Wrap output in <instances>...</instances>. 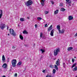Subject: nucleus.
<instances>
[{
	"mask_svg": "<svg viewBox=\"0 0 77 77\" xmlns=\"http://www.w3.org/2000/svg\"><path fill=\"white\" fill-rule=\"evenodd\" d=\"M56 72V69H53V73H54V74H55Z\"/></svg>",
	"mask_w": 77,
	"mask_h": 77,
	"instance_id": "nucleus-23",
	"label": "nucleus"
},
{
	"mask_svg": "<svg viewBox=\"0 0 77 77\" xmlns=\"http://www.w3.org/2000/svg\"><path fill=\"white\" fill-rule=\"evenodd\" d=\"M55 67H54V68L56 69V70H58V67H57V65H56V64L55 65H54Z\"/></svg>",
	"mask_w": 77,
	"mask_h": 77,
	"instance_id": "nucleus-18",
	"label": "nucleus"
},
{
	"mask_svg": "<svg viewBox=\"0 0 77 77\" xmlns=\"http://www.w3.org/2000/svg\"><path fill=\"white\" fill-rule=\"evenodd\" d=\"M69 6H71V4L69 5Z\"/></svg>",
	"mask_w": 77,
	"mask_h": 77,
	"instance_id": "nucleus-52",
	"label": "nucleus"
},
{
	"mask_svg": "<svg viewBox=\"0 0 77 77\" xmlns=\"http://www.w3.org/2000/svg\"><path fill=\"white\" fill-rule=\"evenodd\" d=\"M63 67H65V63H63Z\"/></svg>",
	"mask_w": 77,
	"mask_h": 77,
	"instance_id": "nucleus-36",
	"label": "nucleus"
},
{
	"mask_svg": "<svg viewBox=\"0 0 77 77\" xmlns=\"http://www.w3.org/2000/svg\"><path fill=\"white\" fill-rule=\"evenodd\" d=\"M17 63V60L15 59L12 60L11 61V63L12 64V66L13 67H15L16 66V63Z\"/></svg>",
	"mask_w": 77,
	"mask_h": 77,
	"instance_id": "nucleus-4",
	"label": "nucleus"
},
{
	"mask_svg": "<svg viewBox=\"0 0 77 77\" xmlns=\"http://www.w3.org/2000/svg\"><path fill=\"white\" fill-rule=\"evenodd\" d=\"M66 2H69V0H66Z\"/></svg>",
	"mask_w": 77,
	"mask_h": 77,
	"instance_id": "nucleus-44",
	"label": "nucleus"
},
{
	"mask_svg": "<svg viewBox=\"0 0 77 77\" xmlns=\"http://www.w3.org/2000/svg\"><path fill=\"white\" fill-rule=\"evenodd\" d=\"M75 77H77V75L76 76H75Z\"/></svg>",
	"mask_w": 77,
	"mask_h": 77,
	"instance_id": "nucleus-53",
	"label": "nucleus"
},
{
	"mask_svg": "<svg viewBox=\"0 0 77 77\" xmlns=\"http://www.w3.org/2000/svg\"><path fill=\"white\" fill-rule=\"evenodd\" d=\"M42 20V18L40 17H37V20Z\"/></svg>",
	"mask_w": 77,
	"mask_h": 77,
	"instance_id": "nucleus-28",
	"label": "nucleus"
},
{
	"mask_svg": "<svg viewBox=\"0 0 77 77\" xmlns=\"http://www.w3.org/2000/svg\"><path fill=\"white\" fill-rule=\"evenodd\" d=\"M20 20L21 21H24V18H20Z\"/></svg>",
	"mask_w": 77,
	"mask_h": 77,
	"instance_id": "nucleus-22",
	"label": "nucleus"
},
{
	"mask_svg": "<svg viewBox=\"0 0 77 77\" xmlns=\"http://www.w3.org/2000/svg\"><path fill=\"white\" fill-rule=\"evenodd\" d=\"M19 37L21 40H23V36L22 35H20Z\"/></svg>",
	"mask_w": 77,
	"mask_h": 77,
	"instance_id": "nucleus-17",
	"label": "nucleus"
},
{
	"mask_svg": "<svg viewBox=\"0 0 77 77\" xmlns=\"http://www.w3.org/2000/svg\"><path fill=\"white\" fill-rule=\"evenodd\" d=\"M7 64L6 63H5L3 64V65L2 66V67H3L4 68H6L7 67Z\"/></svg>",
	"mask_w": 77,
	"mask_h": 77,
	"instance_id": "nucleus-12",
	"label": "nucleus"
},
{
	"mask_svg": "<svg viewBox=\"0 0 77 77\" xmlns=\"http://www.w3.org/2000/svg\"><path fill=\"white\" fill-rule=\"evenodd\" d=\"M9 30L10 34L14 36H16V33H15V32H14V29H10Z\"/></svg>",
	"mask_w": 77,
	"mask_h": 77,
	"instance_id": "nucleus-3",
	"label": "nucleus"
},
{
	"mask_svg": "<svg viewBox=\"0 0 77 77\" xmlns=\"http://www.w3.org/2000/svg\"><path fill=\"white\" fill-rule=\"evenodd\" d=\"M60 62H59V59H58V60L56 62V64L57 65V66H59L60 65Z\"/></svg>",
	"mask_w": 77,
	"mask_h": 77,
	"instance_id": "nucleus-8",
	"label": "nucleus"
},
{
	"mask_svg": "<svg viewBox=\"0 0 77 77\" xmlns=\"http://www.w3.org/2000/svg\"><path fill=\"white\" fill-rule=\"evenodd\" d=\"M7 61H8V62H9V58H8L7 59Z\"/></svg>",
	"mask_w": 77,
	"mask_h": 77,
	"instance_id": "nucleus-38",
	"label": "nucleus"
},
{
	"mask_svg": "<svg viewBox=\"0 0 77 77\" xmlns=\"http://www.w3.org/2000/svg\"><path fill=\"white\" fill-rule=\"evenodd\" d=\"M75 36H77V33L75 34Z\"/></svg>",
	"mask_w": 77,
	"mask_h": 77,
	"instance_id": "nucleus-46",
	"label": "nucleus"
},
{
	"mask_svg": "<svg viewBox=\"0 0 77 77\" xmlns=\"http://www.w3.org/2000/svg\"><path fill=\"white\" fill-rule=\"evenodd\" d=\"M40 51H42V53H44L45 52V50H43L42 49H40Z\"/></svg>",
	"mask_w": 77,
	"mask_h": 77,
	"instance_id": "nucleus-26",
	"label": "nucleus"
},
{
	"mask_svg": "<svg viewBox=\"0 0 77 77\" xmlns=\"http://www.w3.org/2000/svg\"><path fill=\"white\" fill-rule=\"evenodd\" d=\"M49 13V12L48 11H45V14H48Z\"/></svg>",
	"mask_w": 77,
	"mask_h": 77,
	"instance_id": "nucleus-30",
	"label": "nucleus"
},
{
	"mask_svg": "<svg viewBox=\"0 0 77 77\" xmlns=\"http://www.w3.org/2000/svg\"><path fill=\"white\" fill-rule=\"evenodd\" d=\"M50 68H53V66L52 65H50Z\"/></svg>",
	"mask_w": 77,
	"mask_h": 77,
	"instance_id": "nucleus-34",
	"label": "nucleus"
},
{
	"mask_svg": "<svg viewBox=\"0 0 77 77\" xmlns=\"http://www.w3.org/2000/svg\"><path fill=\"white\" fill-rule=\"evenodd\" d=\"M60 52V49L59 48H56V50H54V56H56L58 54V53Z\"/></svg>",
	"mask_w": 77,
	"mask_h": 77,
	"instance_id": "nucleus-1",
	"label": "nucleus"
},
{
	"mask_svg": "<svg viewBox=\"0 0 77 77\" xmlns=\"http://www.w3.org/2000/svg\"><path fill=\"white\" fill-rule=\"evenodd\" d=\"M3 77H6V76L5 75H4Z\"/></svg>",
	"mask_w": 77,
	"mask_h": 77,
	"instance_id": "nucleus-48",
	"label": "nucleus"
},
{
	"mask_svg": "<svg viewBox=\"0 0 77 77\" xmlns=\"http://www.w3.org/2000/svg\"><path fill=\"white\" fill-rule=\"evenodd\" d=\"M45 70H44L42 71V72H43V73H45Z\"/></svg>",
	"mask_w": 77,
	"mask_h": 77,
	"instance_id": "nucleus-43",
	"label": "nucleus"
},
{
	"mask_svg": "<svg viewBox=\"0 0 77 77\" xmlns=\"http://www.w3.org/2000/svg\"><path fill=\"white\" fill-rule=\"evenodd\" d=\"M60 6H63V3H60Z\"/></svg>",
	"mask_w": 77,
	"mask_h": 77,
	"instance_id": "nucleus-32",
	"label": "nucleus"
},
{
	"mask_svg": "<svg viewBox=\"0 0 77 77\" xmlns=\"http://www.w3.org/2000/svg\"><path fill=\"white\" fill-rule=\"evenodd\" d=\"M10 34H8V35L9 36V35Z\"/></svg>",
	"mask_w": 77,
	"mask_h": 77,
	"instance_id": "nucleus-51",
	"label": "nucleus"
},
{
	"mask_svg": "<svg viewBox=\"0 0 77 77\" xmlns=\"http://www.w3.org/2000/svg\"><path fill=\"white\" fill-rule=\"evenodd\" d=\"M75 65H76V63H75L74 64H73V65L72 66V68H73V67H74V66H75Z\"/></svg>",
	"mask_w": 77,
	"mask_h": 77,
	"instance_id": "nucleus-25",
	"label": "nucleus"
},
{
	"mask_svg": "<svg viewBox=\"0 0 77 77\" xmlns=\"http://www.w3.org/2000/svg\"><path fill=\"white\" fill-rule=\"evenodd\" d=\"M45 1V0H42L41 1L44 2Z\"/></svg>",
	"mask_w": 77,
	"mask_h": 77,
	"instance_id": "nucleus-47",
	"label": "nucleus"
},
{
	"mask_svg": "<svg viewBox=\"0 0 77 77\" xmlns=\"http://www.w3.org/2000/svg\"><path fill=\"white\" fill-rule=\"evenodd\" d=\"M15 76H16V77H17V73H15Z\"/></svg>",
	"mask_w": 77,
	"mask_h": 77,
	"instance_id": "nucleus-40",
	"label": "nucleus"
},
{
	"mask_svg": "<svg viewBox=\"0 0 77 77\" xmlns=\"http://www.w3.org/2000/svg\"><path fill=\"white\" fill-rule=\"evenodd\" d=\"M54 29H52L51 31L50 35L51 36H54Z\"/></svg>",
	"mask_w": 77,
	"mask_h": 77,
	"instance_id": "nucleus-6",
	"label": "nucleus"
},
{
	"mask_svg": "<svg viewBox=\"0 0 77 77\" xmlns=\"http://www.w3.org/2000/svg\"><path fill=\"white\" fill-rule=\"evenodd\" d=\"M68 19L69 20L71 21V20H73V17L71 16H69Z\"/></svg>",
	"mask_w": 77,
	"mask_h": 77,
	"instance_id": "nucleus-10",
	"label": "nucleus"
},
{
	"mask_svg": "<svg viewBox=\"0 0 77 77\" xmlns=\"http://www.w3.org/2000/svg\"><path fill=\"white\" fill-rule=\"evenodd\" d=\"M27 18L28 19H29V17H27Z\"/></svg>",
	"mask_w": 77,
	"mask_h": 77,
	"instance_id": "nucleus-49",
	"label": "nucleus"
},
{
	"mask_svg": "<svg viewBox=\"0 0 77 77\" xmlns=\"http://www.w3.org/2000/svg\"><path fill=\"white\" fill-rule=\"evenodd\" d=\"M0 27L1 29H2V30H3L5 27H6V26H5V24H1L0 25Z\"/></svg>",
	"mask_w": 77,
	"mask_h": 77,
	"instance_id": "nucleus-5",
	"label": "nucleus"
},
{
	"mask_svg": "<svg viewBox=\"0 0 77 77\" xmlns=\"http://www.w3.org/2000/svg\"><path fill=\"white\" fill-rule=\"evenodd\" d=\"M77 67L76 66L73 69V71H77Z\"/></svg>",
	"mask_w": 77,
	"mask_h": 77,
	"instance_id": "nucleus-21",
	"label": "nucleus"
},
{
	"mask_svg": "<svg viewBox=\"0 0 77 77\" xmlns=\"http://www.w3.org/2000/svg\"><path fill=\"white\" fill-rule=\"evenodd\" d=\"M32 4H33V2L31 0H29L25 3V5L27 6H30L31 5H32Z\"/></svg>",
	"mask_w": 77,
	"mask_h": 77,
	"instance_id": "nucleus-2",
	"label": "nucleus"
},
{
	"mask_svg": "<svg viewBox=\"0 0 77 77\" xmlns=\"http://www.w3.org/2000/svg\"><path fill=\"white\" fill-rule=\"evenodd\" d=\"M51 3H52V5H54V2L53 1H52V2H51Z\"/></svg>",
	"mask_w": 77,
	"mask_h": 77,
	"instance_id": "nucleus-41",
	"label": "nucleus"
},
{
	"mask_svg": "<svg viewBox=\"0 0 77 77\" xmlns=\"http://www.w3.org/2000/svg\"><path fill=\"white\" fill-rule=\"evenodd\" d=\"M22 63V62H20L17 63V65H21Z\"/></svg>",
	"mask_w": 77,
	"mask_h": 77,
	"instance_id": "nucleus-27",
	"label": "nucleus"
},
{
	"mask_svg": "<svg viewBox=\"0 0 77 77\" xmlns=\"http://www.w3.org/2000/svg\"><path fill=\"white\" fill-rule=\"evenodd\" d=\"M46 77H52L51 75H47Z\"/></svg>",
	"mask_w": 77,
	"mask_h": 77,
	"instance_id": "nucleus-31",
	"label": "nucleus"
},
{
	"mask_svg": "<svg viewBox=\"0 0 77 77\" xmlns=\"http://www.w3.org/2000/svg\"><path fill=\"white\" fill-rule=\"evenodd\" d=\"M2 15H3V12L2 11V10H1V14H0V19L2 17Z\"/></svg>",
	"mask_w": 77,
	"mask_h": 77,
	"instance_id": "nucleus-13",
	"label": "nucleus"
},
{
	"mask_svg": "<svg viewBox=\"0 0 77 77\" xmlns=\"http://www.w3.org/2000/svg\"><path fill=\"white\" fill-rule=\"evenodd\" d=\"M18 26H19V25H18Z\"/></svg>",
	"mask_w": 77,
	"mask_h": 77,
	"instance_id": "nucleus-55",
	"label": "nucleus"
},
{
	"mask_svg": "<svg viewBox=\"0 0 77 77\" xmlns=\"http://www.w3.org/2000/svg\"><path fill=\"white\" fill-rule=\"evenodd\" d=\"M54 60H56V59H54Z\"/></svg>",
	"mask_w": 77,
	"mask_h": 77,
	"instance_id": "nucleus-54",
	"label": "nucleus"
},
{
	"mask_svg": "<svg viewBox=\"0 0 77 77\" xmlns=\"http://www.w3.org/2000/svg\"><path fill=\"white\" fill-rule=\"evenodd\" d=\"M43 34H42V32H41L40 33V36L41 38H42V35H43Z\"/></svg>",
	"mask_w": 77,
	"mask_h": 77,
	"instance_id": "nucleus-29",
	"label": "nucleus"
},
{
	"mask_svg": "<svg viewBox=\"0 0 77 77\" xmlns=\"http://www.w3.org/2000/svg\"><path fill=\"white\" fill-rule=\"evenodd\" d=\"M45 27H48V25H47V24H46L45 25Z\"/></svg>",
	"mask_w": 77,
	"mask_h": 77,
	"instance_id": "nucleus-37",
	"label": "nucleus"
},
{
	"mask_svg": "<svg viewBox=\"0 0 77 77\" xmlns=\"http://www.w3.org/2000/svg\"><path fill=\"white\" fill-rule=\"evenodd\" d=\"M72 62L73 63H74V60H75L74 59V58H72Z\"/></svg>",
	"mask_w": 77,
	"mask_h": 77,
	"instance_id": "nucleus-35",
	"label": "nucleus"
},
{
	"mask_svg": "<svg viewBox=\"0 0 77 77\" xmlns=\"http://www.w3.org/2000/svg\"><path fill=\"white\" fill-rule=\"evenodd\" d=\"M41 4L42 6L44 5V1H41Z\"/></svg>",
	"mask_w": 77,
	"mask_h": 77,
	"instance_id": "nucleus-24",
	"label": "nucleus"
},
{
	"mask_svg": "<svg viewBox=\"0 0 77 77\" xmlns=\"http://www.w3.org/2000/svg\"><path fill=\"white\" fill-rule=\"evenodd\" d=\"M57 30H58L59 32H60V25H57Z\"/></svg>",
	"mask_w": 77,
	"mask_h": 77,
	"instance_id": "nucleus-9",
	"label": "nucleus"
},
{
	"mask_svg": "<svg viewBox=\"0 0 77 77\" xmlns=\"http://www.w3.org/2000/svg\"><path fill=\"white\" fill-rule=\"evenodd\" d=\"M74 58H75H75H76V57H74Z\"/></svg>",
	"mask_w": 77,
	"mask_h": 77,
	"instance_id": "nucleus-50",
	"label": "nucleus"
},
{
	"mask_svg": "<svg viewBox=\"0 0 77 77\" xmlns=\"http://www.w3.org/2000/svg\"><path fill=\"white\" fill-rule=\"evenodd\" d=\"M35 27H37V26H38V25H37V24H35Z\"/></svg>",
	"mask_w": 77,
	"mask_h": 77,
	"instance_id": "nucleus-42",
	"label": "nucleus"
},
{
	"mask_svg": "<svg viewBox=\"0 0 77 77\" xmlns=\"http://www.w3.org/2000/svg\"><path fill=\"white\" fill-rule=\"evenodd\" d=\"M2 61H5V56L4 55H2Z\"/></svg>",
	"mask_w": 77,
	"mask_h": 77,
	"instance_id": "nucleus-16",
	"label": "nucleus"
},
{
	"mask_svg": "<svg viewBox=\"0 0 77 77\" xmlns=\"http://www.w3.org/2000/svg\"><path fill=\"white\" fill-rule=\"evenodd\" d=\"M60 11H62L63 12V11H65V8H62L60 9Z\"/></svg>",
	"mask_w": 77,
	"mask_h": 77,
	"instance_id": "nucleus-20",
	"label": "nucleus"
},
{
	"mask_svg": "<svg viewBox=\"0 0 77 77\" xmlns=\"http://www.w3.org/2000/svg\"><path fill=\"white\" fill-rule=\"evenodd\" d=\"M72 49H73V48L72 47H70L68 48L67 50L68 51H70V50H72Z\"/></svg>",
	"mask_w": 77,
	"mask_h": 77,
	"instance_id": "nucleus-14",
	"label": "nucleus"
},
{
	"mask_svg": "<svg viewBox=\"0 0 77 77\" xmlns=\"http://www.w3.org/2000/svg\"><path fill=\"white\" fill-rule=\"evenodd\" d=\"M23 34H28V32L26 30H24L23 32Z\"/></svg>",
	"mask_w": 77,
	"mask_h": 77,
	"instance_id": "nucleus-15",
	"label": "nucleus"
},
{
	"mask_svg": "<svg viewBox=\"0 0 77 77\" xmlns=\"http://www.w3.org/2000/svg\"><path fill=\"white\" fill-rule=\"evenodd\" d=\"M9 29V27L7 26V30Z\"/></svg>",
	"mask_w": 77,
	"mask_h": 77,
	"instance_id": "nucleus-45",
	"label": "nucleus"
},
{
	"mask_svg": "<svg viewBox=\"0 0 77 77\" xmlns=\"http://www.w3.org/2000/svg\"><path fill=\"white\" fill-rule=\"evenodd\" d=\"M12 48H13V49H15V47L13 46L12 47Z\"/></svg>",
	"mask_w": 77,
	"mask_h": 77,
	"instance_id": "nucleus-39",
	"label": "nucleus"
},
{
	"mask_svg": "<svg viewBox=\"0 0 77 77\" xmlns=\"http://www.w3.org/2000/svg\"><path fill=\"white\" fill-rule=\"evenodd\" d=\"M71 3V1H70L69 2H66V4H70Z\"/></svg>",
	"mask_w": 77,
	"mask_h": 77,
	"instance_id": "nucleus-33",
	"label": "nucleus"
},
{
	"mask_svg": "<svg viewBox=\"0 0 77 77\" xmlns=\"http://www.w3.org/2000/svg\"><path fill=\"white\" fill-rule=\"evenodd\" d=\"M60 32H59V33H61V34H63V33H64V32H65V30H64L63 29H62L61 31L60 30Z\"/></svg>",
	"mask_w": 77,
	"mask_h": 77,
	"instance_id": "nucleus-11",
	"label": "nucleus"
},
{
	"mask_svg": "<svg viewBox=\"0 0 77 77\" xmlns=\"http://www.w3.org/2000/svg\"><path fill=\"white\" fill-rule=\"evenodd\" d=\"M59 11V10H57L56 11H54V14H58V12Z\"/></svg>",
	"mask_w": 77,
	"mask_h": 77,
	"instance_id": "nucleus-19",
	"label": "nucleus"
},
{
	"mask_svg": "<svg viewBox=\"0 0 77 77\" xmlns=\"http://www.w3.org/2000/svg\"><path fill=\"white\" fill-rule=\"evenodd\" d=\"M52 29H53V25H51L50 26V27H49L48 29V31L49 32H50V30H52Z\"/></svg>",
	"mask_w": 77,
	"mask_h": 77,
	"instance_id": "nucleus-7",
	"label": "nucleus"
}]
</instances>
